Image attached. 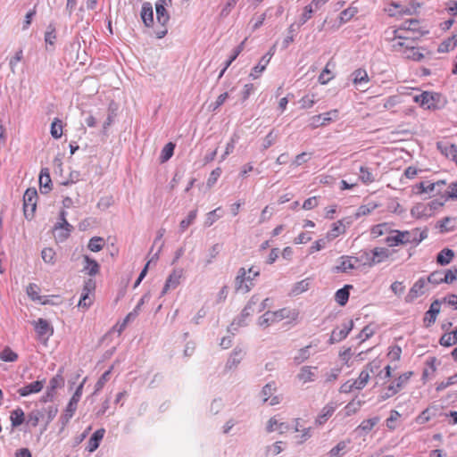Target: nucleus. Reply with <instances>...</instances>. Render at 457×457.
I'll use <instances>...</instances> for the list:
<instances>
[{"label":"nucleus","mask_w":457,"mask_h":457,"mask_svg":"<svg viewBox=\"0 0 457 457\" xmlns=\"http://www.w3.org/2000/svg\"><path fill=\"white\" fill-rule=\"evenodd\" d=\"M298 316L299 312L295 309L282 308L275 312L268 311L259 318L258 324L261 327H269L285 319L296 320Z\"/></svg>","instance_id":"nucleus-1"},{"label":"nucleus","mask_w":457,"mask_h":457,"mask_svg":"<svg viewBox=\"0 0 457 457\" xmlns=\"http://www.w3.org/2000/svg\"><path fill=\"white\" fill-rule=\"evenodd\" d=\"M413 101L426 110L441 109L446 104V100L442 96V95L428 91H424L414 96Z\"/></svg>","instance_id":"nucleus-2"},{"label":"nucleus","mask_w":457,"mask_h":457,"mask_svg":"<svg viewBox=\"0 0 457 457\" xmlns=\"http://www.w3.org/2000/svg\"><path fill=\"white\" fill-rule=\"evenodd\" d=\"M260 274L259 270H254L250 268L246 270L245 268H240L235 278V288L237 291L247 293L253 287V280Z\"/></svg>","instance_id":"nucleus-3"},{"label":"nucleus","mask_w":457,"mask_h":457,"mask_svg":"<svg viewBox=\"0 0 457 457\" xmlns=\"http://www.w3.org/2000/svg\"><path fill=\"white\" fill-rule=\"evenodd\" d=\"M85 382L86 378H84L82 382L79 384V386L77 387L64 412L60 417V422L62 423V428H64L69 423L70 420L73 417L77 410L78 403L80 400Z\"/></svg>","instance_id":"nucleus-4"},{"label":"nucleus","mask_w":457,"mask_h":457,"mask_svg":"<svg viewBox=\"0 0 457 457\" xmlns=\"http://www.w3.org/2000/svg\"><path fill=\"white\" fill-rule=\"evenodd\" d=\"M400 237L403 239V245L412 244L417 246L428 237V229H420L418 228L411 230H400Z\"/></svg>","instance_id":"nucleus-5"},{"label":"nucleus","mask_w":457,"mask_h":457,"mask_svg":"<svg viewBox=\"0 0 457 457\" xmlns=\"http://www.w3.org/2000/svg\"><path fill=\"white\" fill-rule=\"evenodd\" d=\"M380 367L379 361H373L368 363L361 371L357 379L353 380L355 389L361 390L369 382L370 373H375Z\"/></svg>","instance_id":"nucleus-6"},{"label":"nucleus","mask_w":457,"mask_h":457,"mask_svg":"<svg viewBox=\"0 0 457 457\" xmlns=\"http://www.w3.org/2000/svg\"><path fill=\"white\" fill-rule=\"evenodd\" d=\"M165 5L166 4H155L156 19L157 22L161 25V28L155 30L157 38L164 37L168 32L166 25L170 21V15L165 9Z\"/></svg>","instance_id":"nucleus-7"},{"label":"nucleus","mask_w":457,"mask_h":457,"mask_svg":"<svg viewBox=\"0 0 457 457\" xmlns=\"http://www.w3.org/2000/svg\"><path fill=\"white\" fill-rule=\"evenodd\" d=\"M445 186V180H438L434 183H430L428 181H422L418 184H416L413 187V192L416 195H422L425 193H435L436 195H441L442 189Z\"/></svg>","instance_id":"nucleus-8"},{"label":"nucleus","mask_w":457,"mask_h":457,"mask_svg":"<svg viewBox=\"0 0 457 457\" xmlns=\"http://www.w3.org/2000/svg\"><path fill=\"white\" fill-rule=\"evenodd\" d=\"M37 193L34 188H28L23 195V208L26 218L32 217L37 207Z\"/></svg>","instance_id":"nucleus-9"},{"label":"nucleus","mask_w":457,"mask_h":457,"mask_svg":"<svg viewBox=\"0 0 457 457\" xmlns=\"http://www.w3.org/2000/svg\"><path fill=\"white\" fill-rule=\"evenodd\" d=\"M392 35V49L395 52L400 53L402 55H403L405 46H410L411 43H413V40L404 36L403 33H401V29H393Z\"/></svg>","instance_id":"nucleus-10"},{"label":"nucleus","mask_w":457,"mask_h":457,"mask_svg":"<svg viewBox=\"0 0 457 457\" xmlns=\"http://www.w3.org/2000/svg\"><path fill=\"white\" fill-rule=\"evenodd\" d=\"M428 283L425 278H419L409 290L405 296L406 303H412L415 299L421 296L428 291Z\"/></svg>","instance_id":"nucleus-11"},{"label":"nucleus","mask_w":457,"mask_h":457,"mask_svg":"<svg viewBox=\"0 0 457 457\" xmlns=\"http://www.w3.org/2000/svg\"><path fill=\"white\" fill-rule=\"evenodd\" d=\"M337 117L338 111L336 109L325 113L314 115L311 118V126L314 129L320 126H325L329 122L336 120Z\"/></svg>","instance_id":"nucleus-12"},{"label":"nucleus","mask_w":457,"mask_h":457,"mask_svg":"<svg viewBox=\"0 0 457 457\" xmlns=\"http://www.w3.org/2000/svg\"><path fill=\"white\" fill-rule=\"evenodd\" d=\"M353 328V320H349L342 324L341 328H336L335 329H333L329 338V344L333 345L344 340L348 336Z\"/></svg>","instance_id":"nucleus-13"},{"label":"nucleus","mask_w":457,"mask_h":457,"mask_svg":"<svg viewBox=\"0 0 457 457\" xmlns=\"http://www.w3.org/2000/svg\"><path fill=\"white\" fill-rule=\"evenodd\" d=\"M258 302L259 297L257 295H253L249 302L247 303V304L243 309L240 316L233 321L232 326H245V320L254 312V306L258 303Z\"/></svg>","instance_id":"nucleus-14"},{"label":"nucleus","mask_w":457,"mask_h":457,"mask_svg":"<svg viewBox=\"0 0 457 457\" xmlns=\"http://www.w3.org/2000/svg\"><path fill=\"white\" fill-rule=\"evenodd\" d=\"M182 269L174 270L166 279L161 295H164L170 289L176 288L180 283V278H182Z\"/></svg>","instance_id":"nucleus-15"},{"label":"nucleus","mask_w":457,"mask_h":457,"mask_svg":"<svg viewBox=\"0 0 457 457\" xmlns=\"http://www.w3.org/2000/svg\"><path fill=\"white\" fill-rule=\"evenodd\" d=\"M436 148L443 155L457 164V145L446 141H440L436 143Z\"/></svg>","instance_id":"nucleus-16"},{"label":"nucleus","mask_w":457,"mask_h":457,"mask_svg":"<svg viewBox=\"0 0 457 457\" xmlns=\"http://www.w3.org/2000/svg\"><path fill=\"white\" fill-rule=\"evenodd\" d=\"M317 367L303 366L296 375V378L303 384L313 382L317 378Z\"/></svg>","instance_id":"nucleus-17"},{"label":"nucleus","mask_w":457,"mask_h":457,"mask_svg":"<svg viewBox=\"0 0 457 457\" xmlns=\"http://www.w3.org/2000/svg\"><path fill=\"white\" fill-rule=\"evenodd\" d=\"M441 301L436 299L435 300L428 309L426 312L423 321L424 325L428 328L435 323L437 314L440 312Z\"/></svg>","instance_id":"nucleus-18"},{"label":"nucleus","mask_w":457,"mask_h":457,"mask_svg":"<svg viewBox=\"0 0 457 457\" xmlns=\"http://www.w3.org/2000/svg\"><path fill=\"white\" fill-rule=\"evenodd\" d=\"M339 264L333 268L334 272H348L355 268L356 258L350 256H342L339 259Z\"/></svg>","instance_id":"nucleus-19"},{"label":"nucleus","mask_w":457,"mask_h":457,"mask_svg":"<svg viewBox=\"0 0 457 457\" xmlns=\"http://www.w3.org/2000/svg\"><path fill=\"white\" fill-rule=\"evenodd\" d=\"M371 257L369 258L370 265L378 264L386 261L389 255V250L386 247H376L370 252Z\"/></svg>","instance_id":"nucleus-20"},{"label":"nucleus","mask_w":457,"mask_h":457,"mask_svg":"<svg viewBox=\"0 0 457 457\" xmlns=\"http://www.w3.org/2000/svg\"><path fill=\"white\" fill-rule=\"evenodd\" d=\"M43 387L44 381L37 380L20 387L17 392L21 396H28L31 394L39 393Z\"/></svg>","instance_id":"nucleus-21"},{"label":"nucleus","mask_w":457,"mask_h":457,"mask_svg":"<svg viewBox=\"0 0 457 457\" xmlns=\"http://www.w3.org/2000/svg\"><path fill=\"white\" fill-rule=\"evenodd\" d=\"M141 19L146 27H152L154 24V10L153 5L149 2H145L142 4Z\"/></svg>","instance_id":"nucleus-22"},{"label":"nucleus","mask_w":457,"mask_h":457,"mask_svg":"<svg viewBox=\"0 0 457 457\" xmlns=\"http://www.w3.org/2000/svg\"><path fill=\"white\" fill-rule=\"evenodd\" d=\"M245 353L241 347H235L226 363V369L232 370L237 367Z\"/></svg>","instance_id":"nucleus-23"},{"label":"nucleus","mask_w":457,"mask_h":457,"mask_svg":"<svg viewBox=\"0 0 457 457\" xmlns=\"http://www.w3.org/2000/svg\"><path fill=\"white\" fill-rule=\"evenodd\" d=\"M84 267L83 271H85L87 275L93 277L99 273L100 271V265L98 262L90 258L88 255H84Z\"/></svg>","instance_id":"nucleus-24"},{"label":"nucleus","mask_w":457,"mask_h":457,"mask_svg":"<svg viewBox=\"0 0 457 457\" xmlns=\"http://www.w3.org/2000/svg\"><path fill=\"white\" fill-rule=\"evenodd\" d=\"M337 409V404L334 403H328L326 404L322 410L320 411V413L316 419V423L319 425L324 424L335 412Z\"/></svg>","instance_id":"nucleus-25"},{"label":"nucleus","mask_w":457,"mask_h":457,"mask_svg":"<svg viewBox=\"0 0 457 457\" xmlns=\"http://www.w3.org/2000/svg\"><path fill=\"white\" fill-rule=\"evenodd\" d=\"M351 443L352 440L350 438L338 442L337 445L328 452V457H342L348 451V446Z\"/></svg>","instance_id":"nucleus-26"},{"label":"nucleus","mask_w":457,"mask_h":457,"mask_svg":"<svg viewBox=\"0 0 457 457\" xmlns=\"http://www.w3.org/2000/svg\"><path fill=\"white\" fill-rule=\"evenodd\" d=\"M104 433V428H99L94 432V434L91 436L87 442L88 452L92 453L99 447L100 442L102 441Z\"/></svg>","instance_id":"nucleus-27"},{"label":"nucleus","mask_w":457,"mask_h":457,"mask_svg":"<svg viewBox=\"0 0 457 457\" xmlns=\"http://www.w3.org/2000/svg\"><path fill=\"white\" fill-rule=\"evenodd\" d=\"M51 178L47 169L41 170L39 175V187L42 194H47L51 190Z\"/></svg>","instance_id":"nucleus-28"},{"label":"nucleus","mask_w":457,"mask_h":457,"mask_svg":"<svg viewBox=\"0 0 457 457\" xmlns=\"http://www.w3.org/2000/svg\"><path fill=\"white\" fill-rule=\"evenodd\" d=\"M35 330L40 337H49L54 332L48 321L44 319H38V320L35 324Z\"/></svg>","instance_id":"nucleus-29"},{"label":"nucleus","mask_w":457,"mask_h":457,"mask_svg":"<svg viewBox=\"0 0 457 457\" xmlns=\"http://www.w3.org/2000/svg\"><path fill=\"white\" fill-rule=\"evenodd\" d=\"M277 391V386L274 381H270L267 383L262 388V391L260 393V395L262 397V403H266L270 400V398L276 393Z\"/></svg>","instance_id":"nucleus-30"},{"label":"nucleus","mask_w":457,"mask_h":457,"mask_svg":"<svg viewBox=\"0 0 457 457\" xmlns=\"http://www.w3.org/2000/svg\"><path fill=\"white\" fill-rule=\"evenodd\" d=\"M412 44L411 43L410 46H405L403 57L413 61H420L424 58V55Z\"/></svg>","instance_id":"nucleus-31"},{"label":"nucleus","mask_w":457,"mask_h":457,"mask_svg":"<svg viewBox=\"0 0 457 457\" xmlns=\"http://www.w3.org/2000/svg\"><path fill=\"white\" fill-rule=\"evenodd\" d=\"M454 252L452 249L444 248L438 253L436 256V262L438 264L445 266L452 262Z\"/></svg>","instance_id":"nucleus-32"},{"label":"nucleus","mask_w":457,"mask_h":457,"mask_svg":"<svg viewBox=\"0 0 457 457\" xmlns=\"http://www.w3.org/2000/svg\"><path fill=\"white\" fill-rule=\"evenodd\" d=\"M353 287L345 285L343 288L338 289L335 294V300L340 306H345L349 299V289Z\"/></svg>","instance_id":"nucleus-33"},{"label":"nucleus","mask_w":457,"mask_h":457,"mask_svg":"<svg viewBox=\"0 0 457 457\" xmlns=\"http://www.w3.org/2000/svg\"><path fill=\"white\" fill-rule=\"evenodd\" d=\"M411 375L412 372H405L400 375L395 381H393L389 385L391 386V389H394L395 390L396 393H398L407 384Z\"/></svg>","instance_id":"nucleus-34"},{"label":"nucleus","mask_w":457,"mask_h":457,"mask_svg":"<svg viewBox=\"0 0 457 457\" xmlns=\"http://www.w3.org/2000/svg\"><path fill=\"white\" fill-rule=\"evenodd\" d=\"M270 61V56L263 55L259 63L255 65L250 73V77H252L253 79H257L259 74L262 73L265 69L268 63Z\"/></svg>","instance_id":"nucleus-35"},{"label":"nucleus","mask_w":457,"mask_h":457,"mask_svg":"<svg viewBox=\"0 0 457 457\" xmlns=\"http://www.w3.org/2000/svg\"><path fill=\"white\" fill-rule=\"evenodd\" d=\"M345 226L343 224L342 220H338L332 225L331 229L327 233L328 240H333L337 237L339 235L345 233Z\"/></svg>","instance_id":"nucleus-36"},{"label":"nucleus","mask_w":457,"mask_h":457,"mask_svg":"<svg viewBox=\"0 0 457 457\" xmlns=\"http://www.w3.org/2000/svg\"><path fill=\"white\" fill-rule=\"evenodd\" d=\"M454 218L445 217L437 221L436 228L440 229V232L445 233L454 230Z\"/></svg>","instance_id":"nucleus-37"},{"label":"nucleus","mask_w":457,"mask_h":457,"mask_svg":"<svg viewBox=\"0 0 457 457\" xmlns=\"http://www.w3.org/2000/svg\"><path fill=\"white\" fill-rule=\"evenodd\" d=\"M353 82L354 85H361L369 82L370 78L364 69H357L352 73Z\"/></svg>","instance_id":"nucleus-38"},{"label":"nucleus","mask_w":457,"mask_h":457,"mask_svg":"<svg viewBox=\"0 0 457 457\" xmlns=\"http://www.w3.org/2000/svg\"><path fill=\"white\" fill-rule=\"evenodd\" d=\"M359 178L363 184L369 185L376 180V174H373L370 168L361 166Z\"/></svg>","instance_id":"nucleus-39"},{"label":"nucleus","mask_w":457,"mask_h":457,"mask_svg":"<svg viewBox=\"0 0 457 457\" xmlns=\"http://www.w3.org/2000/svg\"><path fill=\"white\" fill-rule=\"evenodd\" d=\"M439 343L443 346H452L457 343V327L452 333H445L439 339Z\"/></svg>","instance_id":"nucleus-40"},{"label":"nucleus","mask_w":457,"mask_h":457,"mask_svg":"<svg viewBox=\"0 0 457 457\" xmlns=\"http://www.w3.org/2000/svg\"><path fill=\"white\" fill-rule=\"evenodd\" d=\"M10 420L13 428L19 427L24 422V411L21 408H16L12 411Z\"/></svg>","instance_id":"nucleus-41"},{"label":"nucleus","mask_w":457,"mask_h":457,"mask_svg":"<svg viewBox=\"0 0 457 457\" xmlns=\"http://www.w3.org/2000/svg\"><path fill=\"white\" fill-rule=\"evenodd\" d=\"M66 214L67 212L65 211H62L61 213H60V220L61 221L58 223V225H56L54 227L55 229L57 228H65V232L63 233L62 235V237L63 238H67L71 228H72V226L66 220Z\"/></svg>","instance_id":"nucleus-42"},{"label":"nucleus","mask_w":457,"mask_h":457,"mask_svg":"<svg viewBox=\"0 0 457 457\" xmlns=\"http://www.w3.org/2000/svg\"><path fill=\"white\" fill-rule=\"evenodd\" d=\"M56 29L54 23H49L45 33V41L46 46H54L56 40Z\"/></svg>","instance_id":"nucleus-43"},{"label":"nucleus","mask_w":457,"mask_h":457,"mask_svg":"<svg viewBox=\"0 0 457 457\" xmlns=\"http://www.w3.org/2000/svg\"><path fill=\"white\" fill-rule=\"evenodd\" d=\"M310 348L311 345H307L298 350L297 353L294 357V361L296 365L303 363V361L310 358Z\"/></svg>","instance_id":"nucleus-44"},{"label":"nucleus","mask_w":457,"mask_h":457,"mask_svg":"<svg viewBox=\"0 0 457 457\" xmlns=\"http://www.w3.org/2000/svg\"><path fill=\"white\" fill-rule=\"evenodd\" d=\"M64 385V378L62 376V370H60L58 371V373L53 377L50 381H49V386H48V389L51 391V392H54L59 388V387H62V386Z\"/></svg>","instance_id":"nucleus-45"},{"label":"nucleus","mask_w":457,"mask_h":457,"mask_svg":"<svg viewBox=\"0 0 457 457\" xmlns=\"http://www.w3.org/2000/svg\"><path fill=\"white\" fill-rule=\"evenodd\" d=\"M318 11V9L314 8V5L311 3L303 8V13L299 17V25L305 24L312 17V14Z\"/></svg>","instance_id":"nucleus-46"},{"label":"nucleus","mask_w":457,"mask_h":457,"mask_svg":"<svg viewBox=\"0 0 457 457\" xmlns=\"http://www.w3.org/2000/svg\"><path fill=\"white\" fill-rule=\"evenodd\" d=\"M56 253L51 247H46L41 251V257L46 263L54 265L56 262Z\"/></svg>","instance_id":"nucleus-47"},{"label":"nucleus","mask_w":457,"mask_h":457,"mask_svg":"<svg viewBox=\"0 0 457 457\" xmlns=\"http://www.w3.org/2000/svg\"><path fill=\"white\" fill-rule=\"evenodd\" d=\"M51 136L58 139L62 135V122L61 120L55 118L54 121L51 124V129H50Z\"/></svg>","instance_id":"nucleus-48"},{"label":"nucleus","mask_w":457,"mask_h":457,"mask_svg":"<svg viewBox=\"0 0 457 457\" xmlns=\"http://www.w3.org/2000/svg\"><path fill=\"white\" fill-rule=\"evenodd\" d=\"M385 242L390 247L403 245V239L400 237V230H393L392 235L386 237Z\"/></svg>","instance_id":"nucleus-49"},{"label":"nucleus","mask_w":457,"mask_h":457,"mask_svg":"<svg viewBox=\"0 0 457 457\" xmlns=\"http://www.w3.org/2000/svg\"><path fill=\"white\" fill-rule=\"evenodd\" d=\"M357 12L358 10L356 7L350 6L345 9L339 14L340 23L343 24L349 21Z\"/></svg>","instance_id":"nucleus-50"},{"label":"nucleus","mask_w":457,"mask_h":457,"mask_svg":"<svg viewBox=\"0 0 457 457\" xmlns=\"http://www.w3.org/2000/svg\"><path fill=\"white\" fill-rule=\"evenodd\" d=\"M378 417H373L371 419L365 420L359 425L358 429L368 433L372 430V428L378 423Z\"/></svg>","instance_id":"nucleus-51"},{"label":"nucleus","mask_w":457,"mask_h":457,"mask_svg":"<svg viewBox=\"0 0 457 457\" xmlns=\"http://www.w3.org/2000/svg\"><path fill=\"white\" fill-rule=\"evenodd\" d=\"M197 210H193L189 212L187 217L182 220L179 223V229L181 232H184L196 219Z\"/></svg>","instance_id":"nucleus-52"},{"label":"nucleus","mask_w":457,"mask_h":457,"mask_svg":"<svg viewBox=\"0 0 457 457\" xmlns=\"http://www.w3.org/2000/svg\"><path fill=\"white\" fill-rule=\"evenodd\" d=\"M175 145L171 142L166 144L161 153V162H165L171 158L173 155Z\"/></svg>","instance_id":"nucleus-53"},{"label":"nucleus","mask_w":457,"mask_h":457,"mask_svg":"<svg viewBox=\"0 0 457 457\" xmlns=\"http://www.w3.org/2000/svg\"><path fill=\"white\" fill-rule=\"evenodd\" d=\"M104 244V238L100 237H94L89 240L87 247L92 252H99L103 249Z\"/></svg>","instance_id":"nucleus-54"},{"label":"nucleus","mask_w":457,"mask_h":457,"mask_svg":"<svg viewBox=\"0 0 457 457\" xmlns=\"http://www.w3.org/2000/svg\"><path fill=\"white\" fill-rule=\"evenodd\" d=\"M442 198H444L445 201L449 199H457V180L448 186L447 190H445V192L442 195Z\"/></svg>","instance_id":"nucleus-55"},{"label":"nucleus","mask_w":457,"mask_h":457,"mask_svg":"<svg viewBox=\"0 0 457 457\" xmlns=\"http://www.w3.org/2000/svg\"><path fill=\"white\" fill-rule=\"evenodd\" d=\"M443 275L444 270H436L429 274V276L426 278L428 285L432 284L433 286H437L443 282Z\"/></svg>","instance_id":"nucleus-56"},{"label":"nucleus","mask_w":457,"mask_h":457,"mask_svg":"<svg viewBox=\"0 0 457 457\" xmlns=\"http://www.w3.org/2000/svg\"><path fill=\"white\" fill-rule=\"evenodd\" d=\"M361 406V401H354L348 403L345 407V416L349 417L356 413Z\"/></svg>","instance_id":"nucleus-57"},{"label":"nucleus","mask_w":457,"mask_h":457,"mask_svg":"<svg viewBox=\"0 0 457 457\" xmlns=\"http://www.w3.org/2000/svg\"><path fill=\"white\" fill-rule=\"evenodd\" d=\"M411 214L416 215L417 218L428 217L432 213L428 211V208L422 204H417L414 208L411 209Z\"/></svg>","instance_id":"nucleus-58"},{"label":"nucleus","mask_w":457,"mask_h":457,"mask_svg":"<svg viewBox=\"0 0 457 457\" xmlns=\"http://www.w3.org/2000/svg\"><path fill=\"white\" fill-rule=\"evenodd\" d=\"M112 369V368H110L108 370L104 372V374L99 378V379L95 385V394L102 390L106 382L110 379Z\"/></svg>","instance_id":"nucleus-59"},{"label":"nucleus","mask_w":457,"mask_h":457,"mask_svg":"<svg viewBox=\"0 0 457 457\" xmlns=\"http://www.w3.org/2000/svg\"><path fill=\"white\" fill-rule=\"evenodd\" d=\"M0 359L4 361H15L18 359V354L14 353L11 348L5 347L0 353Z\"/></svg>","instance_id":"nucleus-60"},{"label":"nucleus","mask_w":457,"mask_h":457,"mask_svg":"<svg viewBox=\"0 0 457 457\" xmlns=\"http://www.w3.org/2000/svg\"><path fill=\"white\" fill-rule=\"evenodd\" d=\"M43 412L38 410L32 411L28 416V424L32 427H37L39 423V420L43 419Z\"/></svg>","instance_id":"nucleus-61"},{"label":"nucleus","mask_w":457,"mask_h":457,"mask_svg":"<svg viewBox=\"0 0 457 457\" xmlns=\"http://www.w3.org/2000/svg\"><path fill=\"white\" fill-rule=\"evenodd\" d=\"M309 287H310V281L309 279H303L299 282H297L293 289H292V293L294 295H299V294H302L305 291H307L309 289Z\"/></svg>","instance_id":"nucleus-62"},{"label":"nucleus","mask_w":457,"mask_h":457,"mask_svg":"<svg viewBox=\"0 0 457 457\" xmlns=\"http://www.w3.org/2000/svg\"><path fill=\"white\" fill-rule=\"evenodd\" d=\"M220 211V207H218L217 209L207 213V217L204 221L205 227H211L218 219L221 217V214L218 213Z\"/></svg>","instance_id":"nucleus-63"},{"label":"nucleus","mask_w":457,"mask_h":457,"mask_svg":"<svg viewBox=\"0 0 457 457\" xmlns=\"http://www.w3.org/2000/svg\"><path fill=\"white\" fill-rule=\"evenodd\" d=\"M388 226L386 223H380L371 228L370 234L373 237H378L386 233Z\"/></svg>","instance_id":"nucleus-64"}]
</instances>
